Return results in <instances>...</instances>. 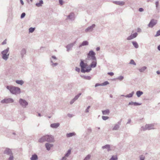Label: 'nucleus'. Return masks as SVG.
Instances as JSON below:
<instances>
[{"instance_id":"a211bd4d","label":"nucleus","mask_w":160,"mask_h":160,"mask_svg":"<svg viewBox=\"0 0 160 160\" xmlns=\"http://www.w3.org/2000/svg\"><path fill=\"white\" fill-rule=\"evenodd\" d=\"M45 146L47 149L49 151L50 150L51 148L53 146V145L52 144L47 143L45 144Z\"/></svg>"},{"instance_id":"ddd939ff","label":"nucleus","mask_w":160,"mask_h":160,"mask_svg":"<svg viewBox=\"0 0 160 160\" xmlns=\"http://www.w3.org/2000/svg\"><path fill=\"white\" fill-rule=\"evenodd\" d=\"M67 19H69L71 20H73L74 19V14L73 12H71L67 16Z\"/></svg>"},{"instance_id":"4c0bfd02","label":"nucleus","mask_w":160,"mask_h":160,"mask_svg":"<svg viewBox=\"0 0 160 160\" xmlns=\"http://www.w3.org/2000/svg\"><path fill=\"white\" fill-rule=\"evenodd\" d=\"M81 95V93H78V95H76L74 97V99H75V100H77L78 98H79V97Z\"/></svg>"},{"instance_id":"69168bd1","label":"nucleus","mask_w":160,"mask_h":160,"mask_svg":"<svg viewBox=\"0 0 160 160\" xmlns=\"http://www.w3.org/2000/svg\"><path fill=\"white\" fill-rule=\"evenodd\" d=\"M141 31V30L140 28H138L137 29V32H140Z\"/></svg>"},{"instance_id":"aec40b11","label":"nucleus","mask_w":160,"mask_h":160,"mask_svg":"<svg viewBox=\"0 0 160 160\" xmlns=\"http://www.w3.org/2000/svg\"><path fill=\"white\" fill-rule=\"evenodd\" d=\"M60 125L59 123H53L51 124L50 127L52 128H58Z\"/></svg>"},{"instance_id":"473e14b6","label":"nucleus","mask_w":160,"mask_h":160,"mask_svg":"<svg viewBox=\"0 0 160 160\" xmlns=\"http://www.w3.org/2000/svg\"><path fill=\"white\" fill-rule=\"evenodd\" d=\"M16 82L22 85L23 84L24 82L22 80H17L16 81Z\"/></svg>"},{"instance_id":"774afa93","label":"nucleus","mask_w":160,"mask_h":160,"mask_svg":"<svg viewBox=\"0 0 160 160\" xmlns=\"http://www.w3.org/2000/svg\"><path fill=\"white\" fill-rule=\"evenodd\" d=\"M158 50L160 51V44L158 46Z\"/></svg>"},{"instance_id":"680f3d73","label":"nucleus","mask_w":160,"mask_h":160,"mask_svg":"<svg viewBox=\"0 0 160 160\" xmlns=\"http://www.w3.org/2000/svg\"><path fill=\"white\" fill-rule=\"evenodd\" d=\"M88 131L89 132H92V129L91 128H89L88 129Z\"/></svg>"},{"instance_id":"6ab92c4d","label":"nucleus","mask_w":160,"mask_h":160,"mask_svg":"<svg viewBox=\"0 0 160 160\" xmlns=\"http://www.w3.org/2000/svg\"><path fill=\"white\" fill-rule=\"evenodd\" d=\"M141 104V103H139L137 102H133L132 101H131V102H129L128 103V105H133L134 106L140 105Z\"/></svg>"},{"instance_id":"f03ea898","label":"nucleus","mask_w":160,"mask_h":160,"mask_svg":"<svg viewBox=\"0 0 160 160\" xmlns=\"http://www.w3.org/2000/svg\"><path fill=\"white\" fill-rule=\"evenodd\" d=\"M7 88L9 90L10 92L13 94L17 95L19 94L21 92L20 88L12 86H7Z\"/></svg>"},{"instance_id":"c9c22d12","label":"nucleus","mask_w":160,"mask_h":160,"mask_svg":"<svg viewBox=\"0 0 160 160\" xmlns=\"http://www.w3.org/2000/svg\"><path fill=\"white\" fill-rule=\"evenodd\" d=\"M117 159L118 158L117 156H112L110 160H117Z\"/></svg>"},{"instance_id":"9b49d317","label":"nucleus","mask_w":160,"mask_h":160,"mask_svg":"<svg viewBox=\"0 0 160 160\" xmlns=\"http://www.w3.org/2000/svg\"><path fill=\"white\" fill-rule=\"evenodd\" d=\"M92 60V63L90 65L89 67L91 68H95L97 66V59L95 58V60Z\"/></svg>"},{"instance_id":"a18cd8bd","label":"nucleus","mask_w":160,"mask_h":160,"mask_svg":"<svg viewBox=\"0 0 160 160\" xmlns=\"http://www.w3.org/2000/svg\"><path fill=\"white\" fill-rule=\"evenodd\" d=\"M14 157L13 155H11L9 157L8 159V160H13Z\"/></svg>"},{"instance_id":"5fc2aeb1","label":"nucleus","mask_w":160,"mask_h":160,"mask_svg":"<svg viewBox=\"0 0 160 160\" xmlns=\"http://www.w3.org/2000/svg\"><path fill=\"white\" fill-rule=\"evenodd\" d=\"M7 43L6 42V39H5L2 43V45H4L6 44Z\"/></svg>"},{"instance_id":"58836bf2","label":"nucleus","mask_w":160,"mask_h":160,"mask_svg":"<svg viewBox=\"0 0 160 160\" xmlns=\"http://www.w3.org/2000/svg\"><path fill=\"white\" fill-rule=\"evenodd\" d=\"M109 84V82L107 81H106L104 82L103 83H101V86H104L106 85H108Z\"/></svg>"},{"instance_id":"72a5a7b5","label":"nucleus","mask_w":160,"mask_h":160,"mask_svg":"<svg viewBox=\"0 0 160 160\" xmlns=\"http://www.w3.org/2000/svg\"><path fill=\"white\" fill-rule=\"evenodd\" d=\"M120 127L119 126V125H117V124H115L114 126V127L112 128L113 130H118Z\"/></svg>"},{"instance_id":"e433bc0d","label":"nucleus","mask_w":160,"mask_h":160,"mask_svg":"<svg viewBox=\"0 0 160 160\" xmlns=\"http://www.w3.org/2000/svg\"><path fill=\"white\" fill-rule=\"evenodd\" d=\"M35 30V28L31 27L29 29V33H32Z\"/></svg>"},{"instance_id":"f3484780","label":"nucleus","mask_w":160,"mask_h":160,"mask_svg":"<svg viewBox=\"0 0 160 160\" xmlns=\"http://www.w3.org/2000/svg\"><path fill=\"white\" fill-rule=\"evenodd\" d=\"M114 4L121 6H122L124 5L125 2L123 1H115L113 2Z\"/></svg>"},{"instance_id":"2f4dec72","label":"nucleus","mask_w":160,"mask_h":160,"mask_svg":"<svg viewBox=\"0 0 160 160\" xmlns=\"http://www.w3.org/2000/svg\"><path fill=\"white\" fill-rule=\"evenodd\" d=\"M147 68L146 66H143L138 69L139 71L141 72H144V71Z\"/></svg>"},{"instance_id":"13d9d810","label":"nucleus","mask_w":160,"mask_h":160,"mask_svg":"<svg viewBox=\"0 0 160 160\" xmlns=\"http://www.w3.org/2000/svg\"><path fill=\"white\" fill-rule=\"evenodd\" d=\"M59 3L61 5H62L63 3V2L62 0H59Z\"/></svg>"},{"instance_id":"20e7f679","label":"nucleus","mask_w":160,"mask_h":160,"mask_svg":"<svg viewBox=\"0 0 160 160\" xmlns=\"http://www.w3.org/2000/svg\"><path fill=\"white\" fill-rule=\"evenodd\" d=\"M9 50V48H8L2 51L1 53L2 54V58L4 60H7L9 57V53H8V52Z\"/></svg>"},{"instance_id":"de8ad7c7","label":"nucleus","mask_w":160,"mask_h":160,"mask_svg":"<svg viewBox=\"0 0 160 160\" xmlns=\"http://www.w3.org/2000/svg\"><path fill=\"white\" fill-rule=\"evenodd\" d=\"M25 15H26V14L25 12L22 13L21 15V17H20L21 18H24L25 17Z\"/></svg>"},{"instance_id":"1a4fd4ad","label":"nucleus","mask_w":160,"mask_h":160,"mask_svg":"<svg viewBox=\"0 0 160 160\" xmlns=\"http://www.w3.org/2000/svg\"><path fill=\"white\" fill-rule=\"evenodd\" d=\"M96 25L95 24H92L91 26L88 27L85 30V32H92L93 29V28L95 27Z\"/></svg>"},{"instance_id":"393cba45","label":"nucleus","mask_w":160,"mask_h":160,"mask_svg":"<svg viewBox=\"0 0 160 160\" xmlns=\"http://www.w3.org/2000/svg\"><path fill=\"white\" fill-rule=\"evenodd\" d=\"M55 61L53 60L52 59H50V62L52 63L51 66L52 67H54L58 65V63L57 62L54 63Z\"/></svg>"},{"instance_id":"603ef678","label":"nucleus","mask_w":160,"mask_h":160,"mask_svg":"<svg viewBox=\"0 0 160 160\" xmlns=\"http://www.w3.org/2000/svg\"><path fill=\"white\" fill-rule=\"evenodd\" d=\"M155 4L156 8H157L159 5V2L158 1H157L156 2Z\"/></svg>"},{"instance_id":"39448f33","label":"nucleus","mask_w":160,"mask_h":160,"mask_svg":"<svg viewBox=\"0 0 160 160\" xmlns=\"http://www.w3.org/2000/svg\"><path fill=\"white\" fill-rule=\"evenodd\" d=\"M95 55V53L93 51L90 50L87 54V58L88 60H95L96 58Z\"/></svg>"},{"instance_id":"c03bdc74","label":"nucleus","mask_w":160,"mask_h":160,"mask_svg":"<svg viewBox=\"0 0 160 160\" xmlns=\"http://www.w3.org/2000/svg\"><path fill=\"white\" fill-rule=\"evenodd\" d=\"M124 78V77L122 76H120L117 78V79L120 81L122 80Z\"/></svg>"},{"instance_id":"3c124183","label":"nucleus","mask_w":160,"mask_h":160,"mask_svg":"<svg viewBox=\"0 0 160 160\" xmlns=\"http://www.w3.org/2000/svg\"><path fill=\"white\" fill-rule=\"evenodd\" d=\"M76 101V100H75V99H74L73 98V99H72L71 101L70 102V103L71 104H72L75 101Z\"/></svg>"},{"instance_id":"a19ab883","label":"nucleus","mask_w":160,"mask_h":160,"mask_svg":"<svg viewBox=\"0 0 160 160\" xmlns=\"http://www.w3.org/2000/svg\"><path fill=\"white\" fill-rule=\"evenodd\" d=\"M91 157V155L89 154L84 159V160H89Z\"/></svg>"},{"instance_id":"8fccbe9b","label":"nucleus","mask_w":160,"mask_h":160,"mask_svg":"<svg viewBox=\"0 0 160 160\" xmlns=\"http://www.w3.org/2000/svg\"><path fill=\"white\" fill-rule=\"evenodd\" d=\"M141 130H143V131H145L147 130V128H146V126H145V127H141Z\"/></svg>"},{"instance_id":"bf43d9fd","label":"nucleus","mask_w":160,"mask_h":160,"mask_svg":"<svg viewBox=\"0 0 160 160\" xmlns=\"http://www.w3.org/2000/svg\"><path fill=\"white\" fill-rule=\"evenodd\" d=\"M122 119H121L120 121H119L118 122L117 125H119V126H120V125L121 124V122L122 121Z\"/></svg>"},{"instance_id":"7ed1b4c3","label":"nucleus","mask_w":160,"mask_h":160,"mask_svg":"<svg viewBox=\"0 0 160 160\" xmlns=\"http://www.w3.org/2000/svg\"><path fill=\"white\" fill-rule=\"evenodd\" d=\"M80 66L81 69V71L82 73L88 72L92 70L91 68L89 67H88L86 69H85L87 68L88 64L86 63H85L82 60H81Z\"/></svg>"},{"instance_id":"09e8293b","label":"nucleus","mask_w":160,"mask_h":160,"mask_svg":"<svg viewBox=\"0 0 160 160\" xmlns=\"http://www.w3.org/2000/svg\"><path fill=\"white\" fill-rule=\"evenodd\" d=\"M90 106H88L87 107V108L85 110L86 112L88 113L89 112V109L90 108Z\"/></svg>"},{"instance_id":"4d7b16f0","label":"nucleus","mask_w":160,"mask_h":160,"mask_svg":"<svg viewBox=\"0 0 160 160\" xmlns=\"http://www.w3.org/2000/svg\"><path fill=\"white\" fill-rule=\"evenodd\" d=\"M108 74L111 76H112L114 75V73L112 72H109L108 73Z\"/></svg>"},{"instance_id":"864d4df0","label":"nucleus","mask_w":160,"mask_h":160,"mask_svg":"<svg viewBox=\"0 0 160 160\" xmlns=\"http://www.w3.org/2000/svg\"><path fill=\"white\" fill-rule=\"evenodd\" d=\"M75 70L77 71V72H79L80 71V69L79 68H78L77 67H76L75 68Z\"/></svg>"},{"instance_id":"0e129e2a","label":"nucleus","mask_w":160,"mask_h":160,"mask_svg":"<svg viewBox=\"0 0 160 160\" xmlns=\"http://www.w3.org/2000/svg\"><path fill=\"white\" fill-rule=\"evenodd\" d=\"M67 158H66V157H65V156L63 157L62 159V160H66Z\"/></svg>"},{"instance_id":"ea45409f","label":"nucleus","mask_w":160,"mask_h":160,"mask_svg":"<svg viewBox=\"0 0 160 160\" xmlns=\"http://www.w3.org/2000/svg\"><path fill=\"white\" fill-rule=\"evenodd\" d=\"M129 64H132L134 65H136V63L133 59H131L129 62Z\"/></svg>"},{"instance_id":"4be33fe9","label":"nucleus","mask_w":160,"mask_h":160,"mask_svg":"<svg viewBox=\"0 0 160 160\" xmlns=\"http://www.w3.org/2000/svg\"><path fill=\"white\" fill-rule=\"evenodd\" d=\"M88 42L87 41H83L81 44L79 46V48H80L82 46H87L88 45Z\"/></svg>"},{"instance_id":"412c9836","label":"nucleus","mask_w":160,"mask_h":160,"mask_svg":"<svg viewBox=\"0 0 160 160\" xmlns=\"http://www.w3.org/2000/svg\"><path fill=\"white\" fill-rule=\"evenodd\" d=\"M102 149H107L108 152L110 151L111 150L110 149V145L109 144H107L105 146L102 147Z\"/></svg>"},{"instance_id":"6e6552de","label":"nucleus","mask_w":160,"mask_h":160,"mask_svg":"<svg viewBox=\"0 0 160 160\" xmlns=\"http://www.w3.org/2000/svg\"><path fill=\"white\" fill-rule=\"evenodd\" d=\"M157 20L152 19L151 20L148 26L149 27L152 28L157 24Z\"/></svg>"},{"instance_id":"79ce46f5","label":"nucleus","mask_w":160,"mask_h":160,"mask_svg":"<svg viewBox=\"0 0 160 160\" xmlns=\"http://www.w3.org/2000/svg\"><path fill=\"white\" fill-rule=\"evenodd\" d=\"M140 160H144L145 157L143 155H140L139 156Z\"/></svg>"},{"instance_id":"c85d7f7f","label":"nucleus","mask_w":160,"mask_h":160,"mask_svg":"<svg viewBox=\"0 0 160 160\" xmlns=\"http://www.w3.org/2000/svg\"><path fill=\"white\" fill-rule=\"evenodd\" d=\"M134 94V92L132 91L131 93H129L126 96H125V97L126 98H132L133 94Z\"/></svg>"},{"instance_id":"7c9ffc66","label":"nucleus","mask_w":160,"mask_h":160,"mask_svg":"<svg viewBox=\"0 0 160 160\" xmlns=\"http://www.w3.org/2000/svg\"><path fill=\"white\" fill-rule=\"evenodd\" d=\"M132 43L133 45V46H134V47L137 48H138V43L136 41H132Z\"/></svg>"},{"instance_id":"f257e3e1","label":"nucleus","mask_w":160,"mask_h":160,"mask_svg":"<svg viewBox=\"0 0 160 160\" xmlns=\"http://www.w3.org/2000/svg\"><path fill=\"white\" fill-rule=\"evenodd\" d=\"M47 141L48 142H54V139L53 137L51 135H46L40 138L38 140L40 142Z\"/></svg>"},{"instance_id":"e2e57ef3","label":"nucleus","mask_w":160,"mask_h":160,"mask_svg":"<svg viewBox=\"0 0 160 160\" xmlns=\"http://www.w3.org/2000/svg\"><path fill=\"white\" fill-rule=\"evenodd\" d=\"M52 58L55 60H57V58L56 57L54 56H52Z\"/></svg>"},{"instance_id":"4468645a","label":"nucleus","mask_w":160,"mask_h":160,"mask_svg":"<svg viewBox=\"0 0 160 160\" xmlns=\"http://www.w3.org/2000/svg\"><path fill=\"white\" fill-rule=\"evenodd\" d=\"M146 127L147 130H150L152 129H154V125L153 124H146Z\"/></svg>"},{"instance_id":"f8f14e48","label":"nucleus","mask_w":160,"mask_h":160,"mask_svg":"<svg viewBox=\"0 0 160 160\" xmlns=\"http://www.w3.org/2000/svg\"><path fill=\"white\" fill-rule=\"evenodd\" d=\"M138 35V33L137 32H135L133 34H131L130 36H128L127 39L128 40H131L133 39L134 38H136Z\"/></svg>"},{"instance_id":"a878e982","label":"nucleus","mask_w":160,"mask_h":160,"mask_svg":"<svg viewBox=\"0 0 160 160\" xmlns=\"http://www.w3.org/2000/svg\"><path fill=\"white\" fill-rule=\"evenodd\" d=\"M102 114L105 115H108L110 113V111L108 109L102 111Z\"/></svg>"},{"instance_id":"6e6d98bb","label":"nucleus","mask_w":160,"mask_h":160,"mask_svg":"<svg viewBox=\"0 0 160 160\" xmlns=\"http://www.w3.org/2000/svg\"><path fill=\"white\" fill-rule=\"evenodd\" d=\"M138 11L140 12H142L144 11V9L142 8H140L138 9Z\"/></svg>"},{"instance_id":"0eeeda50","label":"nucleus","mask_w":160,"mask_h":160,"mask_svg":"<svg viewBox=\"0 0 160 160\" xmlns=\"http://www.w3.org/2000/svg\"><path fill=\"white\" fill-rule=\"evenodd\" d=\"M13 100L11 98H5L1 101V102L2 103H9L13 102Z\"/></svg>"},{"instance_id":"338daca9","label":"nucleus","mask_w":160,"mask_h":160,"mask_svg":"<svg viewBox=\"0 0 160 160\" xmlns=\"http://www.w3.org/2000/svg\"><path fill=\"white\" fill-rule=\"evenodd\" d=\"M156 73H157V74L158 75H159V74H160V71H157V72H156Z\"/></svg>"},{"instance_id":"052dcab7","label":"nucleus","mask_w":160,"mask_h":160,"mask_svg":"<svg viewBox=\"0 0 160 160\" xmlns=\"http://www.w3.org/2000/svg\"><path fill=\"white\" fill-rule=\"evenodd\" d=\"M101 84H99V83H96V84L95 85V87H98V86H101Z\"/></svg>"},{"instance_id":"dca6fc26","label":"nucleus","mask_w":160,"mask_h":160,"mask_svg":"<svg viewBox=\"0 0 160 160\" xmlns=\"http://www.w3.org/2000/svg\"><path fill=\"white\" fill-rule=\"evenodd\" d=\"M20 52L21 55V58H23L24 55H26V49L24 48H22L21 51Z\"/></svg>"},{"instance_id":"49530a36","label":"nucleus","mask_w":160,"mask_h":160,"mask_svg":"<svg viewBox=\"0 0 160 160\" xmlns=\"http://www.w3.org/2000/svg\"><path fill=\"white\" fill-rule=\"evenodd\" d=\"M160 35V30L158 31L156 33V34L155 35V36L156 37Z\"/></svg>"},{"instance_id":"9d476101","label":"nucleus","mask_w":160,"mask_h":160,"mask_svg":"<svg viewBox=\"0 0 160 160\" xmlns=\"http://www.w3.org/2000/svg\"><path fill=\"white\" fill-rule=\"evenodd\" d=\"M4 153L10 156L11 155H13V153L11 149L9 148H6L5 150Z\"/></svg>"},{"instance_id":"c756f323","label":"nucleus","mask_w":160,"mask_h":160,"mask_svg":"<svg viewBox=\"0 0 160 160\" xmlns=\"http://www.w3.org/2000/svg\"><path fill=\"white\" fill-rule=\"evenodd\" d=\"M81 76L82 78L86 80H90L91 78V77L89 76H86L84 75H81Z\"/></svg>"},{"instance_id":"37998d69","label":"nucleus","mask_w":160,"mask_h":160,"mask_svg":"<svg viewBox=\"0 0 160 160\" xmlns=\"http://www.w3.org/2000/svg\"><path fill=\"white\" fill-rule=\"evenodd\" d=\"M109 117L108 116H102V118L104 120H106L109 118Z\"/></svg>"},{"instance_id":"f704fd0d","label":"nucleus","mask_w":160,"mask_h":160,"mask_svg":"<svg viewBox=\"0 0 160 160\" xmlns=\"http://www.w3.org/2000/svg\"><path fill=\"white\" fill-rule=\"evenodd\" d=\"M71 153V150L70 149H69L67 152V153L65 154V157H68L70 155Z\"/></svg>"},{"instance_id":"2eb2a0df","label":"nucleus","mask_w":160,"mask_h":160,"mask_svg":"<svg viewBox=\"0 0 160 160\" xmlns=\"http://www.w3.org/2000/svg\"><path fill=\"white\" fill-rule=\"evenodd\" d=\"M75 43L76 42H74V43H71L70 44L67 45L66 47L67 49V51L68 52L69 50L73 47L74 44H75Z\"/></svg>"},{"instance_id":"cd10ccee","label":"nucleus","mask_w":160,"mask_h":160,"mask_svg":"<svg viewBox=\"0 0 160 160\" xmlns=\"http://www.w3.org/2000/svg\"><path fill=\"white\" fill-rule=\"evenodd\" d=\"M75 135V133L74 132H70L69 133H68L66 134V137L67 138H69L70 137H72L73 136Z\"/></svg>"},{"instance_id":"bb28decb","label":"nucleus","mask_w":160,"mask_h":160,"mask_svg":"<svg viewBox=\"0 0 160 160\" xmlns=\"http://www.w3.org/2000/svg\"><path fill=\"white\" fill-rule=\"evenodd\" d=\"M143 94V92L141 91H138L136 92V95L138 97H140Z\"/></svg>"},{"instance_id":"b1692460","label":"nucleus","mask_w":160,"mask_h":160,"mask_svg":"<svg viewBox=\"0 0 160 160\" xmlns=\"http://www.w3.org/2000/svg\"><path fill=\"white\" fill-rule=\"evenodd\" d=\"M38 159V156L36 154H34L32 155L30 158L31 160H37Z\"/></svg>"},{"instance_id":"5701e85b","label":"nucleus","mask_w":160,"mask_h":160,"mask_svg":"<svg viewBox=\"0 0 160 160\" xmlns=\"http://www.w3.org/2000/svg\"><path fill=\"white\" fill-rule=\"evenodd\" d=\"M43 1L42 0H40L39 1V2L36 3V6L37 7H40L42 6V4H43Z\"/></svg>"},{"instance_id":"423d86ee","label":"nucleus","mask_w":160,"mask_h":160,"mask_svg":"<svg viewBox=\"0 0 160 160\" xmlns=\"http://www.w3.org/2000/svg\"><path fill=\"white\" fill-rule=\"evenodd\" d=\"M20 105L23 108H26L28 105V102L25 99L20 98L18 101Z\"/></svg>"}]
</instances>
